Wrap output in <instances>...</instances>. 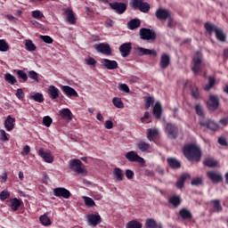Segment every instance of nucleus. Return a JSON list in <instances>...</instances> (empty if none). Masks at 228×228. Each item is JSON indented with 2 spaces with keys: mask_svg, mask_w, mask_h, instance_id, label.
<instances>
[{
  "mask_svg": "<svg viewBox=\"0 0 228 228\" xmlns=\"http://www.w3.org/2000/svg\"><path fill=\"white\" fill-rule=\"evenodd\" d=\"M185 157L191 161H199L201 158L200 149L194 144H189L183 148Z\"/></svg>",
  "mask_w": 228,
  "mask_h": 228,
  "instance_id": "nucleus-1",
  "label": "nucleus"
},
{
  "mask_svg": "<svg viewBox=\"0 0 228 228\" xmlns=\"http://www.w3.org/2000/svg\"><path fill=\"white\" fill-rule=\"evenodd\" d=\"M69 168L71 171H73L78 175H80V174L85 175L86 173L85 165L79 159L69 160Z\"/></svg>",
  "mask_w": 228,
  "mask_h": 228,
  "instance_id": "nucleus-2",
  "label": "nucleus"
},
{
  "mask_svg": "<svg viewBox=\"0 0 228 228\" xmlns=\"http://www.w3.org/2000/svg\"><path fill=\"white\" fill-rule=\"evenodd\" d=\"M165 133L170 139H175L179 136V127L172 123H167L165 126Z\"/></svg>",
  "mask_w": 228,
  "mask_h": 228,
  "instance_id": "nucleus-3",
  "label": "nucleus"
},
{
  "mask_svg": "<svg viewBox=\"0 0 228 228\" xmlns=\"http://www.w3.org/2000/svg\"><path fill=\"white\" fill-rule=\"evenodd\" d=\"M202 67V53L197 52L193 56V68L191 70L195 75H197Z\"/></svg>",
  "mask_w": 228,
  "mask_h": 228,
  "instance_id": "nucleus-4",
  "label": "nucleus"
},
{
  "mask_svg": "<svg viewBox=\"0 0 228 228\" xmlns=\"http://www.w3.org/2000/svg\"><path fill=\"white\" fill-rule=\"evenodd\" d=\"M110 6L118 15H122L127 10V4L123 2H111Z\"/></svg>",
  "mask_w": 228,
  "mask_h": 228,
  "instance_id": "nucleus-5",
  "label": "nucleus"
},
{
  "mask_svg": "<svg viewBox=\"0 0 228 228\" xmlns=\"http://www.w3.org/2000/svg\"><path fill=\"white\" fill-rule=\"evenodd\" d=\"M126 159L130 162H137L140 164H145V159L138 155L136 151H131L125 154Z\"/></svg>",
  "mask_w": 228,
  "mask_h": 228,
  "instance_id": "nucleus-6",
  "label": "nucleus"
},
{
  "mask_svg": "<svg viewBox=\"0 0 228 228\" xmlns=\"http://www.w3.org/2000/svg\"><path fill=\"white\" fill-rule=\"evenodd\" d=\"M140 37L142 40L154 41L156 40V32L149 28H141L140 29Z\"/></svg>",
  "mask_w": 228,
  "mask_h": 228,
  "instance_id": "nucleus-7",
  "label": "nucleus"
},
{
  "mask_svg": "<svg viewBox=\"0 0 228 228\" xmlns=\"http://www.w3.org/2000/svg\"><path fill=\"white\" fill-rule=\"evenodd\" d=\"M86 221L88 225L96 227L102 222V216L98 214H90L86 216Z\"/></svg>",
  "mask_w": 228,
  "mask_h": 228,
  "instance_id": "nucleus-8",
  "label": "nucleus"
},
{
  "mask_svg": "<svg viewBox=\"0 0 228 228\" xmlns=\"http://www.w3.org/2000/svg\"><path fill=\"white\" fill-rule=\"evenodd\" d=\"M95 50L102 54L106 56H110L112 54V49L110 45L108 44H100L94 46Z\"/></svg>",
  "mask_w": 228,
  "mask_h": 228,
  "instance_id": "nucleus-9",
  "label": "nucleus"
},
{
  "mask_svg": "<svg viewBox=\"0 0 228 228\" xmlns=\"http://www.w3.org/2000/svg\"><path fill=\"white\" fill-rule=\"evenodd\" d=\"M135 52L139 56L148 55V56H152L154 58L158 57V52L154 49L149 50L142 47H137L135 48Z\"/></svg>",
  "mask_w": 228,
  "mask_h": 228,
  "instance_id": "nucleus-10",
  "label": "nucleus"
},
{
  "mask_svg": "<svg viewBox=\"0 0 228 228\" xmlns=\"http://www.w3.org/2000/svg\"><path fill=\"white\" fill-rule=\"evenodd\" d=\"M209 110H216L219 107V97L217 95H210L208 102H207Z\"/></svg>",
  "mask_w": 228,
  "mask_h": 228,
  "instance_id": "nucleus-11",
  "label": "nucleus"
},
{
  "mask_svg": "<svg viewBox=\"0 0 228 228\" xmlns=\"http://www.w3.org/2000/svg\"><path fill=\"white\" fill-rule=\"evenodd\" d=\"M200 125L201 126L210 129L211 131H216L219 127L216 122L210 119H201L200 121Z\"/></svg>",
  "mask_w": 228,
  "mask_h": 228,
  "instance_id": "nucleus-12",
  "label": "nucleus"
},
{
  "mask_svg": "<svg viewBox=\"0 0 228 228\" xmlns=\"http://www.w3.org/2000/svg\"><path fill=\"white\" fill-rule=\"evenodd\" d=\"M171 15L172 14H171L170 11H168V9H161L160 8L156 11V17L159 20H165L170 18Z\"/></svg>",
  "mask_w": 228,
  "mask_h": 228,
  "instance_id": "nucleus-13",
  "label": "nucleus"
},
{
  "mask_svg": "<svg viewBox=\"0 0 228 228\" xmlns=\"http://www.w3.org/2000/svg\"><path fill=\"white\" fill-rule=\"evenodd\" d=\"M53 194L56 197H62L64 199H69L71 195L70 191L65 188H55Z\"/></svg>",
  "mask_w": 228,
  "mask_h": 228,
  "instance_id": "nucleus-14",
  "label": "nucleus"
},
{
  "mask_svg": "<svg viewBox=\"0 0 228 228\" xmlns=\"http://www.w3.org/2000/svg\"><path fill=\"white\" fill-rule=\"evenodd\" d=\"M15 118H12V116H7L6 119L4 122V128L6 131L11 132L15 127Z\"/></svg>",
  "mask_w": 228,
  "mask_h": 228,
  "instance_id": "nucleus-15",
  "label": "nucleus"
},
{
  "mask_svg": "<svg viewBox=\"0 0 228 228\" xmlns=\"http://www.w3.org/2000/svg\"><path fill=\"white\" fill-rule=\"evenodd\" d=\"M133 47L131 46V43H125L119 46V52L121 53V56L126 58L129 56V53H131V50Z\"/></svg>",
  "mask_w": 228,
  "mask_h": 228,
  "instance_id": "nucleus-16",
  "label": "nucleus"
},
{
  "mask_svg": "<svg viewBox=\"0 0 228 228\" xmlns=\"http://www.w3.org/2000/svg\"><path fill=\"white\" fill-rule=\"evenodd\" d=\"M38 155L47 163L53 162V157L52 156V153L49 151H45L44 149H40L38 151Z\"/></svg>",
  "mask_w": 228,
  "mask_h": 228,
  "instance_id": "nucleus-17",
  "label": "nucleus"
},
{
  "mask_svg": "<svg viewBox=\"0 0 228 228\" xmlns=\"http://www.w3.org/2000/svg\"><path fill=\"white\" fill-rule=\"evenodd\" d=\"M61 90L68 97H72V96L78 97V93L74 88H72L69 86H62L61 87Z\"/></svg>",
  "mask_w": 228,
  "mask_h": 228,
  "instance_id": "nucleus-18",
  "label": "nucleus"
},
{
  "mask_svg": "<svg viewBox=\"0 0 228 228\" xmlns=\"http://www.w3.org/2000/svg\"><path fill=\"white\" fill-rule=\"evenodd\" d=\"M207 175L214 183H217L223 180L222 175L216 171H208Z\"/></svg>",
  "mask_w": 228,
  "mask_h": 228,
  "instance_id": "nucleus-19",
  "label": "nucleus"
},
{
  "mask_svg": "<svg viewBox=\"0 0 228 228\" xmlns=\"http://www.w3.org/2000/svg\"><path fill=\"white\" fill-rule=\"evenodd\" d=\"M102 65L108 69H116L118 68V63L116 61H110L109 59L102 60Z\"/></svg>",
  "mask_w": 228,
  "mask_h": 228,
  "instance_id": "nucleus-20",
  "label": "nucleus"
},
{
  "mask_svg": "<svg viewBox=\"0 0 228 228\" xmlns=\"http://www.w3.org/2000/svg\"><path fill=\"white\" fill-rule=\"evenodd\" d=\"M47 94L52 100H56L60 97V90L55 86H50L47 89Z\"/></svg>",
  "mask_w": 228,
  "mask_h": 228,
  "instance_id": "nucleus-21",
  "label": "nucleus"
},
{
  "mask_svg": "<svg viewBox=\"0 0 228 228\" xmlns=\"http://www.w3.org/2000/svg\"><path fill=\"white\" fill-rule=\"evenodd\" d=\"M59 116L65 119L68 120L69 122L72 121L73 119V113L69 109H62L59 111Z\"/></svg>",
  "mask_w": 228,
  "mask_h": 228,
  "instance_id": "nucleus-22",
  "label": "nucleus"
},
{
  "mask_svg": "<svg viewBox=\"0 0 228 228\" xmlns=\"http://www.w3.org/2000/svg\"><path fill=\"white\" fill-rule=\"evenodd\" d=\"M152 114L157 119L161 118L163 116V107L159 102H157L153 107Z\"/></svg>",
  "mask_w": 228,
  "mask_h": 228,
  "instance_id": "nucleus-23",
  "label": "nucleus"
},
{
  "mask_svg": "<svg viewBox=\"0 0 228 228\" xmlns=\"http://www.w3.org/2000/svg\"><path fill=\"white\" fill-rule=\"evenodd\" d=\"M112 175L115 181L122 182L125 180V175L121 168H118V167L113 168Z\"/></svg>",
  "mask_w": 228,
  "mask_h": 228,
  "instance_id": "nucleus-24",
  "label": "nucleus"
},
{
  "mask_svg": "<svg viewBox=\"0 0 228 228\" xmlns=\"http://www.w3.org/2000/svg\"><path fill=\"white\" fill-rule=\"evenodd\" d=\"M170 66V55L163 53L160 58L159 67L162 69H167Z\"/></svg>",
  "mask_w": 228,
  "mask_h": 228,
  "instance_id": "nucleus-25",
  "label": "nucleus"
},
{
  "mask_svg": "<svg viewBox=\"0 0 228 228\" xmlns=\"http://www.w3.org/2000/svg\"><path fill=\"white\" fill-rule=\"evenodd\" d=\"M65 15L69 23L71 25H75L77 23V20L72 9H66Z\"/></svg>",
  "mask_w": 228,
  "mask_h": 228,
  "instance_id": "nucleus-26",
  "label": "nucleus"
},
{
  "mask_svg": "<svg viewBox=\"0 0 228 228\" xmlns=\"http://www.w3.org/2000/svg\"><path fill=\"white\" fill-rule=\"evenodd\" d=\"M140 25H142V21H140L138 19H134L127 22V28L130 30H134L140 28Z\"/></svg>",
  "mask_w": 228,
  "mask_h": 228,
  "instance_id": "nucleus-27",
  "label": "nucleus"
},
{
  "mask_svg": "<svg viewBox=\"0 0 228 228\" xmlns=\"http://www.w3.org/2000/svg\"><path fill=\"white\" fill-rule=\"evenodd\" d=\"M159 135V130L154 128V129H148L147 131V138L150 142L154 141L156 137Z\"/></svg>",
  "mask_w": 228,
  "mask_h": 228,
  "instance_id": "nucleus-28",
  "label": "nucleus"
},
{
  "mask_svg": "<svg viewBox=\"0 0 228 228\" xmlns=\"http://www.w3.org/2000/svg\"><path fill=\"white\" fill-rule=\"evenodd\" d=\"M21 205V200L18 199H12L9 202V206L12 211H17Z\"/></svg>",
  "mask_w": 228,
  "mask_h": 228,
  "instance_id": "nucleus-29",
  "label": "nucleus"
},
{
  "mask_svg": "<svg viewBox=\"0 0 228 228\" xmlns=\"http://www.w3.org/2000/svg\"><path fill=\"white\" fill-rule=\"evenodd\" d=\"M137 149L142 151V152H146L151 149V144L143 142V141H140L137 144H136Z\"/></svg>",
  "mask_w": 228,
  "mask_h": 228,
  "instance_id": "nucleus-30",
  "label": "nucleus"
},
{
  "mask_svg": "<svg viewBox=\"0 0 228 228\" xmlns=\"http://www.w3.org/2000/svg\"><path fill=\"white\" fill-rule=\"evenodd\" d=\"M190 178H191V175L189 174H183L180 179L178 180V182L176 183V187L178 189H183V186H184L185 180Z\"/></svg>",
  "mask_w": 228,
  "mask_h": 228,
  "instance_id": "nucleus-31",
  "label": "nucleus"
},
{
  "mask_svg": "<svg viewBox=\"0 0 228 228\" xmlns=\"http://www.w3.org/2000/svg\"><path fill=\"white\" fill-rule=\"evenodd\" d=\"M29 98L39 103L45 101L44 95L40 93H33Z\"/></svg>",
  "mask_w": 228,
  "mask_h": 228,
  "instance_id": "nucleus-32",
  "label": "nucleus"
},
{
  "mask_svg": "<svg viewBox=\"0 0 228 228\" xmlns=\"http://www.w3.org/2000/svg\"><path fill=\"white\" fill-rule=\"evenodd\" d=\"M144 226L146 228H158V223L154 218H148L145 222Z\"/></svg>",
  "mask_w": 228,
  "mask_h": 228,
  "instance_id": "nucleus-33",
  "label": "nucleus"
},
{
  "mask_svg": "<svg viewBox=\"0 0 228 228\" xmlns=\"http://www.w3.org/2000/svg\"><path fill=\"white\" fill-rule=\"evenodd\" d=\"M167 162L172 168L177 169L181 167V162L174 158L168 159Z\"/></svg>",
  "mask_w": 228,
  "mask_h": 228,
  "instance_id": "nucleus-34",
  "label": "nucleus"
},
{
  "mask_svg": "<svg viewBox=\"0 0 228 228\" xmlns=\"http://www.w3.org/2000/svg\"><path fill=\"white\" fill-rule=\"evenodd\" d=\"M25 48L28 52H35L37 50V46L34 45L32 40L25 41Z\"/></svg>",
  "mask_w": 228,
  "mask_h": 228,
  "instance_id": "nucleus-35",
  "label": "nucleus"
},
{
  "mask_svg": "<svg viewBox=\"0 0 228 228\" xmlns=\"http://www.w3.org/2000/svg\"><path fill=\"white\" fill-rule=\"evenodd\" d=\"M181 197L179 196H173L169 199V203H171L175 208L179 207L181 205Z\"/></svg>",
  "mask_w": 228,
  "mask_h": 228,
  "instance_id": "nucleus-36",
  "label": "nucleus"
},
{
  "mask_svg": "<svg viewBox=\"0 0 228 228\" xmlns=\"http://www.w3.org/2000/svg\"><path fill=\"white\" fill-rule=\"evenodd\" d=\"M112 103L116 108L118 109H124L125 108V103L123 102L122 99L115 97L112 100Z\"/></svg>",
  "mask_w": 228,
  "mask_h": 228,
  "instance_id": "nucleus-37",
  "label": "nucleus"
},
{
  "mask_svg": "<svg viewBox=\"0 0 228 228\" xmlns=\"http://www.w3.org/2000/svg\"><path fill=\"white\" fill-rule=\"evenodd\" d=\"M179 214L183 219H191L192 217L191 213L185 208L181 209Z\"/></svg>",
  "mask_w": 228,
  "mask_h": 228,
  "instance_id": "nucleus-38",
  "label": "nucleus"
},
{
  "mask_svg": "<svg viewBox=\"0 0 228 228\" xmlns=\"http://www.w3.org/2000/svg\"><path fill=\"white\" fill-rule=\"evenodd\" d=\"M137 10L143 13H147L151 11V5L147 2H142V4H141Z\"/></svg>",
  "mask_w": 228,
  "mask_h": 228,
  "instance_id": "nucleus-39",
  "label": "nucleus"
},
{
  "mask_svg": "<svg viewBox=\"0 0 228 228\" xmlns=\"http://www.w3.org/2000/svg\"><path fill=\"white\" fill-rule=\"evenodd\" d=\"M84 202L86 204V206H87L88 208H92L96 206L95 201L94 200V199L87 197V196H84L83 197Z\"/></svg>",
  "mask_w": 228,
  "mask_h": 228,
  "instance_id": "nucleus-40",
  "label": "nucleus"
},
{
  "mask_svg": "<svg viewBox=\"0 0 228 228\" xmlns=\"http://www.w3.org/2000/svg\"><path fill=\"white\" fill-rule=\"evenodd\" d=\"M215 33H216V38H217L219 41L224 42V41L226 40V36H225V34L223 32L222 29L217 28Z\"/></svg>",
  "mask_w": 228,
  "mask_h": 228,
  "instance_id": "nucleus-41",
  "label": "nucleus"
},
{
  "mask_svg": "<svg viewBox=\"0 0 228 228\" xmlns=\"http://www.w3.org/2000/svg\"><path fill=\"white\" fill-rule=\"evenodd\" d=\"M41 224L45 226H48L52 224L51 219L48 217L46 214L43 215L39 218Z\"/></svg>",
  "mask_w": 228,
  "mask_h": 228,
  "instance_id": "nucleus-42",
  "label": "nucleus"
},
{
  "mask_svg": "<svg viewBox=\"0 0 228 228\" xmlns=\"http://www.w3.org/2000/svg\"><path fill=\"white\" fill-rule=\"evenodd\" d=\"M218 162L212 158H208L204 160V165L209 167L217 166Z\"/></svg>",
  "mask_w": 228,
  "mask_h": 228,
  "instance_id": "nucleus-43",
  "label": "nucleus"
},
{
  "mask_svg": "<svg viewBox=\"0 0 228 228\" xmlns=\"http://www.w3.org/2000/svg\"><path fill=\"white\" fill-rule=\"evenodd\" d=\"M205 28L209 35H211L214 31L216 32V30L218 29V28L216 26H215L211 23H206Z\"/></svg>",
  "mask_w": 228,
  "mask_h": 228,
  "instance_id": "nucleus-44",
  "label": "nucleus"
},
{
  "mask_svg": "<svg viewBox=\"0 0 228 228\" xmlns=\"http://www.w3.org/2000/svg\"><path fill=\"white\" fill-rule=\"evenodd\" d=\"M4 80L10 83L11 85H14L17 83L16 77L10 73L4 75Z\"/></svg>",
  "mask_w": 228,
  "mask_h": 228,
  "instance_id": "nucleus-45",
  "label": "nucleus"
},
{
  "mask_svg": "<svg viewBox=\"0 0 228 228\" xmlns=\"http://www.w3.org/2000/svg\"><path fill=\"white\" fill-rule=\"evenodd\" d=\"M126 228H142V224L138 221H130L126 224Z\"/></svg>",
  "mask_w": 228,
  "mask_h": 228,
  "instance_id": "nucleus-46",
  "label": "nucleus"
},
{
  "mask_svg": "<svg viewBox=\"0 0 228 228\" xmlns=\"http://www.w3.org/2000/svg\"><path fill=\"white\" fill-rule=\"evenodd\" d=\"M10 49L9 45L5 40H0V52L5 53Z\"/></svg>",
  "mask_w": 228,
  "mask_h": 228,
  "instance_id": "nucleus-47",
  "label": "nucleus"
},
{
  "mask_svg": "<svg viewBox=\"0 0 228 228\" xmlns=\"http://www.w3.org/2000/svg\"><path fill=\"white\" fill-rule=\"evenodd\" d=\"M28 76L34 82H37V83L39 82V77H38V74L36 71H33V70L29 71Z\"/></svg>",
  "mask_w": 228,
  "mask_h": 228,
  "instance_id": "nucleus-48",
  "label": "nucleus"
},
{
  "mask_svg": "<svg viewBox=\"0 0 228 228\" xmlns=\"http://www.w3.org/2000/svg\"><path fill=\"white\" fill-rule=\"evenodd\" d=\"M17 75L19 78H21L23 82H27L28 80V74L23 70H18Z\"/></svg>",
  "mask_w": 228,
  "mask_h": 228,
  "instance_id": "nucleus-49",
  "label": "nucleus"
},
{
  "mask_svg": "<svg viewBox=\"0 0 228 228\" xmlns=\"http://www.w3.org/2000/svg\"><path fill=\"white\" fill-rule=\"evenodd\" d=\"M215 84H216V79L211 77H208V84L206 85L204 89L206 91H209L215 86Z\"/></svg>",
  "mask_w": 228,
  "mask_h": 228,
  "instance_id": "nucleus-50",
  "label": "nucleus"
},
{
  "mask_svg": "<svg viewBox=\"0 0 228 228\" xmlns=\"http://www.w3.org/2000/svg\"><path fill=\"white\" fill-rule=\"evenodd\" d=\"M143 3V0H131L130 4L132 7L135 10H138L139 6L142 5Z\"/></svg>",
  "mask_w": 228,
  "mask_h": 228,
  "instance_id": "nucleus-51",
  "label": "nucleus"
},
{
  "mask_svg": "<svg viewBox=\"0 0 228 228\" xmlns=\"http://www.w3.org/2000/svg\"><path fill=\"white\" fill-rule=\"evenodd\" d=\"M31 15L37 20H40L45 17V15L40 11H32Z\"/></svg>",
  "mask_w": 228,
  "mask_h": 228,
  "instance_id": "nucleus-52",
  "label": "nucleus"
},
{
  "mask_svg": "<svg viewBox=\"0 0 228 228\" xmlns=\"http://www.w3.org/2000/svg\"><path fill=\"white\" fill-rule=\"evenodd\" d=\"M212 203L214 204V210H215L216 212H220V211H222L223 208H222V206L220 205L218 200H213Z\"/></svg>",
  "mask_w": 228,
  "mask_h": 228,
  "instance_id": "nucleus-53",
  "label": "nucleus"
},
{
  "mask_svg": "<svg viewBox=\"0 0 228 228\" xmlns=\"http://www.w3.org/2000/svg\"><path fill=\"white\" fill-rule=\"evenodd\" d=\"M195 110H196V113L198 116L204 117L205 113H204L203 108L200 104H197L195 106Z\"/></svg>",
  "mask_w": 228,
  "mask_h": 228,
  "instance_id": "nucleus-54",
  "label": "nucleus"
},
{
  "mask_svg": "<svg viewBox=\"0 0 228 228\" xmlns=\"http://www.w3.org/2000/svg\"><path fill=\"white\" fill-rule=\"evenodd\" d=\"M154 98L153 97H148L145 101V108L146 110H149V108H151V106H152L154 104Z\"/></svg>",
  "mask_w": 228,
  "mask_h": 228,
  "instance_id": "nucleus-55",
  "label": "nucleus"
},
{
  "mask_svg": "<svg viewBox=\"0 0 228 228\" xmlns=\"http://www.w3.org/2000/svg\"><path fill=\"white\" fill-rule=\"evenodd\" d=\"M43 124L45 126L50 127L51 125L53 124V119L49 116L44 117L43 118Z\"/></svg>",
  "mask_w": 228,
  "mask_h": 228,
  "instance_id": "nucleus-56",
  "label": "nucleus"
},
{
  "mask_svg": "<svg viewBox=\"0 0 228 228\" xmlns=\"http://www.w3.org/2000/svg\"><path fill=\"white\" fill-rule=\"evenodd\" d=\"M0 141L6 142L9 141L7 133L4 130H0Z\"/></svg>",
  "mask_w": 228,
  "mask_h": 228,
  "instance_id": "nucleus-57",
  "label": "nucleus"
},
{
  "mask_svg": "<svg viewBox=\"0 0 228 228\" xmlns=\"http://www.w3.org/2000/svg\"><path fill=\"white\" fill-rule=\"evenodd\" d=\"M15 96H16L19 100H24L25 94H24L23 89H21V88L17 89L16 94H15Z\"/></svg>",
  "mask_w": 228,
  "mask_h": 228,
  "instance_id": "nucleus-58",
  "label": "nucleus"
},
{
  "mask_svg": "<svg viewBox=\"0 0 228 228\" xmlns=\"http://www.w3.org/2000/svg\"><path fill=\"white\" fill-rule=\"evenodd\" d=\"M85 61H86V64H87L89 66H93V67H95L97 64L96 60L94 58L86 59Z\"/></svg>",
  "mask_w": 228,
  "mask_h": 228,
  "instance_id": "nucleus-59",
  "label": "nucleus"
},
{
  "mask_svg": "<svg viewBox=\"0 0 228 228\" xmlns=\"http://www.w3.org/2000/svg\"><path fill=\"white\" fill-rule=\"evenodd\" d=\"M40 39L43 40L45 44H53V39L49 36H40Z\"/></svg>",
  "mask_w": 228,
  "mask_h": 228,
  "instance_id": "nucleus-60",
  "label": "nucleus"
},
{
  "mask_svg": "<svg viewBox=\"0 0 228 228\" xmlns=\"http://www.w3.org/2000/svg\"><path fill=\"white\" fill-rule=\"evenodd\" d=\"M118 89L120 91H123L124 93H129V86H127L126 84H119L118 85Z\"/></svg>",
  "mask_w": 228,
  "mask_h": 228,
  "instance_id": "nucleus-61",
  "label": "nucleus"
},
{
  "mask_svg": "<svg viewBox=\"0 0 228 228\" xmlns=\"http://www.w3.org/2000/svg\"><path fill=\"white\" fill-rule=\"evenodd\" d=\"M9 197H10V192H8L7 191H3L0 192V200H5Z\"/></svg>",
  "mask_w": 228,
  "mask_h": 228,
  "instance_id": "nucleus-62",
  "label": "nucleus"
},
{
  "mask_svg": "<svg viewBox=\"0 0 228 228\" xmlns=\"http://www.w3.org/2000/svg\"><path fill=\"white\" fill-rule=\"evenodd\" d=\"M125 175H126V177L128 180H131V179H133V177H134V172H133V171L130 170V169H126Z\"/></svg>",
  "mask_w": 228,
  "mask_h": 228,
  "instance_id": "nucleus-63",
  "label": "nucleus"
},
{
  "mask_svg": "<svg viewBox=\"0 0 228 228\" xmlns=\"http://www.w3.org/2000/svg\"><path fill=\"white\" fill-rule=\"evenodd\" d=\"M191 95L193 98L198 99L200 97V93L197 87L191 89Z\"/></svg>",
  "mask_w": 228,
  "mask_h": 228,
  "instance_id": "nucleus-64",
  "label": "nucleus"
}]
</instances>
